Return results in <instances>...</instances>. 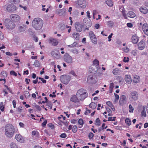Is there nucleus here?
<instances>
[{"instance_id":"nucleus-1","label":"nucleus","mask_w":148,"mask_h":148,"mask_svg":"<svg viewBox=\"0 0 148 148\" xmlns=\"http://www.w3.org/2000/svg\"><path fill=\"white\" fill-rule=\"evenodd\" d=\"M5 132L6 136L8 138H11L13 136L14 132V128L11 124H7L5 127Z\"/></svg>"},{"instance_id":"nucleus-2","label":"nucleus","mask_w":148,"mask_h":148,"mask_svg":"<svg viewBox=\"0 0 148 148\" xmlns=\"http://www.w3.org/2000/svg\"><path fill=\"white\" fill-rule=\"evenodd\" d=\"M43 23L42 21L40 18H36L32 21V25L35 29L39 30L42 28Z\"/></svg>"},{"instance_id":"nucleus-3","label":"nucleus","mask_w":148,"mask_h":148,"mask_svg":"<svg viewBox=\"0 0 148 148\" xmlns=\"http://www.w3.org/2000/svg\"><path fill=\"white\" fill-rule=\"evenodd\" d=\"M4 24L6 28L8 29H12L16 26L15 24L8 18H6L5 20Z\"/></svg>"},{"instance_id":"nucleus-4","label":"nucleus","mask_w":148,"mask_h":148,"mask_svg":"<svg viewBox=\"0 0 148 148\" xmlns=\"http://www.w3.org/2000/svg\"><path fill=\"white\" fill-rule=\"evenodd\" d=\"M77 95L80 100H83L87 96L86 90L81 89L78 90Z\"/></svg>"},{"instance_id":"nucleus-5","label":"nucleus","mask_w":148,"mask_h":148,"mask_svg":"<svg viewBox=\"0 0 148 148\" xmlns=\"http://www.w3.org/2000/svg\"><path fill=\"white\" fill-rule=\"evenodd\" d=\"M71 77L69 75H63L60 77L61 82L65 84H67L70 81Z\"/></svg>"},{"instance_id":"nucleus-6","label":"nucleus","mask_w":148,"mask_h":148,"mask_svg":"<svg viewBox=\"0 0 148 148\" xmlns=\"http://www.w3.org/2000/svg\"><path fill=\"white\" fill-rule=\"evenodd\" d=\"M97 81V78L95 75H89L88 77L87 81L89 83L94 84Z\"/></svg>"},{"instance_id":"nucleus-7","label":"nucleus","mask_w":148,"mask_h":148,"mask_svg":"<svg viewBox=\"0 0 148 148\" xmlns=\"http://www.w3.org/2000/svg\"><path fill=\"white\" fill-rule=\"evenodd\" d=\"M17 9L16 7L13 4H9L7 6L6 10L9 12H13Z\"/></svg>"},{"instance_id":"nucleus-8","label":"nucleus","mask_w":148,"mask_h":148,"mask_svg":"<svg viewBox=\"0 0 148 148\" xmlns=\"http://www.w3.org/2000/svg\"><path fill=\"white\" fill-rule=\"evenodd\" d=\"M130 96L131 99L132 100H136L138 98V93L135 91L131 92L130 94Z\"/></svg>"},{"instance_id":"nucleus-9","label":"nucleus","mask_w":148,"mask_h":148,"mask_svg":"<svg viewBox=\"0 0 148 148\" xmlns=\"http://www.w3.org/2000/svg\"><path fill=\"white\" fill-rule=\"evenodd\" d=\"M51 55L53 58L56 59L60 58L61 56L59 51L57 50H54L51 52Z\"/></svg>"},{"instance_id":"nucleus-10","label":"nucleus","mask_w":148,"mask_h":148,"mask_svg":"<svg viewBox=\"0 0 148 148\" xmlns=\"http://www.w3.org/2000/svg\"><path fill=\"white\" fill-rule=\"evenodd\" d=\"M64 60L67 63L71 64L72 63V58L68 53H65L64 56Z\"/></svg>"},{"instance_id":"nucleus-11","label":"nucleus","mask_w":148,"mask_h":148,"mask_svg":"<svg viewBox=\"0 0 148 148\" xmlns=\"http://www.w3.org/2000/svg\"><path fill=\"white\" fill-rule=\"evenodd\" d=\"M11 19L13 22H16L20 21V18L18 15L15 14H12L10 16Z\"/></svg>"},{"instance_id":"nucleus-12","label":"nucleus","mask_w":148,"mask_h":148,"mask_svg":"<svg viewBox=\"0 0 148 148\" xmlns=\"http://www.w3.org/2000/svg\"><path fill=\"white\" fill-rule=\"evenodd\" d=\"M89 36L92 42L95 44L97 43V38L92 32H90L89 33Z\"/></svg>"},{"instance_id":"nucleus-13","label":"nucleus","mask_w":148,"mask_h":148,"mask_svg":"<svg viewBox=\"0 0 148 148\" xmlns=\"http://www.w3.org/2000/svg\"><path fill=\"white\" fill-rule=\"evenodd\" d=\"M84 25L86 27H90L92 25L91 21L90 19H88L86 18H85L83 20Z\"/></svg>"},{"instance_id":"nucleus-14","label":"nucleus","mask_w":148,"mask_h":148,"mask_svg":"<svg viewBox=\"0 0 148 148\" xmlns=\"http://www.w3.org/2000/svg\"><path fill=\"white\" fill-rule=\"evenodd\" d=\"M75 27L76 30L81 32L82 29L83 25L78 22H76L75 24Z\"/></svg>"},{"instance_id":"nucleus-15","label":"nucleus","mask_w":148,"mask_h":148,"mask_svg":"<svg viewBox=\"0 0 148 148\" xmlns=\"http://www.w3.org/2000/svg\"><path fill=\"white\" fill-rule=\"evenodd\" d=\"M49 43L52 45L55 46L58 44V41L56 39L53 38H50L49 39Z\"/></svg>"},{"instance_id":"nucleus-16","label":"nucleus","mask_w":148,"mask_h":148,"mask_svg":"<svg viewBox=\"0 0 148 148\" xmlns=\"http://www.w3.org/2000/svg\"><path fill=\"white\" fill-rule=\"evenodd\" d=\"M78 4L80 7L85 8L86 6V2L84 0H79Z\"/></svg>"},{"instance_id":"nucleus-17","label":"nucleus","mask_w":148,"mask_h":148,"mask_svg":"<svg viewBox=\"0 0 148 148\" xmlns=\"http://www.w3.org/2000/svg\"><path fill=\"white\" fill-rule=\"evenodd\" d=\"M16 139L18 142L23 143L24 141V138L20 134H17L15 136Z\"/></svg>"},{"instance_id":"nucleus-18","label":"nucleus","mask_w":148,"mask_h":148,"mask_svg":"<svg viewBox=\"0 0 148 148\" xmlns=\"http://www.w3.org/2000/svg\"><path fill=\"white\" fill-rule=\"evenodd\" d=\"M145 47V44L144 41L142 40L138 44V48L140 50H143Z\"/></svg>"},{"instance_id":"nucleus-19","label":"nucleus","mask_w":148,"mask_h":148,"mask_svg":"<svg viewBox=\"0 0 148 148\" xmlns=\"http://www.w3.org/2000/svg\"><path fill=\"white\" fill-rule=\"evenodd\" d=\"M70 101L74 103L79 102V100L76 96L75 95H72L70 98Z\"/></svg>"},{"instance_id":"nucleus-20","label":"nucleus","mask_w":148,"mask_h":148,"mask_svg":"<svg viewBox=\"0 0 148 148\" xmlns=\"http://www.w3.org/2000/svg\"><path fill=\"white\" fill-rule=\"evenodd\" d=\"M126 102V97L125 95L121 96L119 100V103L120 105L124 104Z\"/></svg>"},{"instance_id":"nucleus-21","label":"nucleus","mask_w":148,"mask_h":148,"mask_svg":"<svg viewBox=\"0 0 148 148\" xmlns=\"http://www.w3.org/2000/svg\"><path fill=\"white\" fill-rule=\"evenodd\" d=\"M125 79L126 82L128 84H130L132 82L131 76L129 75H125Z\"/></svg>"},{"instance_id":"nucleus-22","label":"nucleus","mask_w":148,"mask_h":148,"mask_svg":"<svg viewBox=\"0 0 148 148\" xmlns=\"http://www.w3.org/2000/svg\"><path fill=\"white\" fill-rule=\"evenodd\" d=\"M98 67H95L94 66H92L89 68V71L92 73H95L97 71Z\"/></svg>"},{"instance_id":"nucleus-23","label":"nucleus","mask_w":148,"mask_h":148,"mask_svg":"<svg viewBox=\"0 0 148 148\" xmlns=\"http://www.w3.org/2000/svg\"><path fill=\"white\" fill-rule=\"evenodd\" d=\"M138 40V37L136 35H133L132 37V42L134 44L137 43Z\"/></svg>"},{"instance_id":"nucleus-24","label":"nucleus","mask_w":148,"mask_h":148,"mask_svg":"<svg viewBox=\"0 0 148 148\" xmlns=\"http://www.w3.org/2000/svg\"><path fill=\"white\" fill-rule=\"evenodd\" d=\"M143 30L145 34L148 36V25L144 24L143 26Z\"/></svg>"},{"instance_id":"nucleus-25","label":"nucleus","mask_w":148,"mask_h":148,"mask_svg":"<svg viewBox=\"0 0 148 148\" xmlns=\"http://www.w3.org/2000/svg\"><path fill=\"white\" fill-rule=\"evenodd\" d=\"M127 15L129 17L134 18L136 16V14L133 12L129 11L127 14Z\"/></svg>"},{"instance_id":"nucleus-26","label":"nucleus","mask_w":148,"mask_h":148,"mask_svg":"<svg viewBox=\"0 0 148 148\" xmlns=\"http://www.w3.org/2000/svg\"><path fill=\"white\" fill-rule=\"evenodd\" d=\"M140 11L144 14H147L148 12V10L145 7H142L140 8Z\"/></svg>"},{"instance_id":"nucleus-27","label":"nucleus","mask_w":148,"mask_h":148,"mask_svg":"<svg viewBox=\"0 0 148 148\" xmlns=\"http://www.w3.org/2000/svg\"><path fill=\"white\" fill-rule=\"evenodd\" d=\"M140 81V77L137 75H135L133 78V81L134 83H139Z\"/></svg>"},{"instance_id":"nucleus-28","label":"nucleus","mask_w":148,"mask_h":148,"mask_svg":"<svg viewBox=\"0 0 148 148\" xmlns=\"http://www.w3.org/2000/svg\"><path fill=\"white\" fill-rule=\"evenodd\" d=\"M26 27L25 25H23L19 26L18 28V30L20 32H22L24 31L26 29Z\"/></svg>"},{"instance_id":"nucleus-29","label":"nucleus","mask_w":148,"mask_h":148,"mask_svg":"<svg viewBox=\"0 0 148 148\" xmlns=\"http://www.w3.org/2000/svg\"><path fill=\"white\" fill-rule=\"evenodd\" d=\"M97 106V104L94 102H92L89 105V107L93 109H95Z\"/></svg>"},{"instance_id":"nucleus-30","label":"nucleus","mask_w":148,"mask_h":148,"mask_svg":"<svg viewBox=\"0 0 148 148\" xmlns=\"http://www.w3.org/2000/svg\"><path fill=\"white\" fill-rule=\"evenodd\" d=\"M106 4L109 7H112L113 5V2L111 0H106Z\"/></svg>"},{"instance_id":"nucleus-31","label":"nucleus","mask_w":148,"mask_h":148,"mask_svg":"<svg viewBox=\"0 0 148 148\" xmlns=\"http://www.w3.org/2000/svg\"><path fill=\"white\" fill-rule=\"evenodd\" d=\"M99 65V61L96 59H95L93 61V65L95 67L98 66Z\"/></svg>"},{"instance_id":"nucleus-32","label":"nucleus","mask_w":148,"mask_h":148,"mask_svg":"<svg viewBox=\"0 0 148 148\" xmlns=\"http://www.w3.org/2000/svg\"><path fill=\"white\" fill-rule=\"evenodd\" d=\"M73 37L75 38L77 40H79V34L77 33H74L73 34Z\"/></svg>"},{"instance_id":"nucleus-33","label":"nucleus","mask_w":148,"mask_h":148,"mask_svg":"<svg viewBox=\"0 0 148 148\" xmlns=\"http://www.w3.org/2000/svg\"><path fill=\"white\" fill-rule=\"evenodd\" d=\"M66 9L65 8H63L62 9L58 10L57 12L59 14H60L62 13L65 14L66 13Z\"/></svg>"},{"instance_id":"nucleus-34","label":"nucleus","mask_w":148,"mask_h":148,"mask_svg":"<svg viewBox=\"0 0 148 148\" xmlns=\"http://www.w3.org/2000/svg\"><path fill=\"white\" fill-rule=\"evenodd\" d=\"M95 125L97 126H99L101 125L100 121L99 118H97L95 120Z\"/></svg>"},{"instance_id":"nucleus-35","label":"nucleus","mask_w":148,"mask_h":148,"mask_svg":"<svg viewBox=\"0 0 148 148\" xmlns=\"http://www.w3.org/2000/svg\"><path fill=\"white\" fill-rule=\"evenodd\" d=\"M141 116H144L145 117L146 116V114L145 107L144 108L143 110L141 112Z\"/></svg>"},{"instance_id":"nucleus-36","label":"nucleus","mask_w":148,"mask_h":148,"mask_svg":"<svg viewBox=\"0 0 148 148\" xmlns=\"http://www.w3.org/2000/svg\"><path fill=\"white\" fill-rule=\"evenodd\" d=\"M126 123L128 125H130L131 124V121L128 118H127L125 120Z\"/></svg>"},{"instance_id":"nucleus-37","label":"nucleus","mask_w":148,"mask_h":148,"mask_svg":"<svg viewBox=\"0 0 148 148\" xmlns=\"http://www.w3.org/2000/svg\"><path fill=\"white\" fill-rule=\"evenodd\" d=\"M34 65H35V66L39 67L40 66V63L38 60H36L35 61Z\"/></svg>"},{"instance_id":"nucleus-38","label":"nucleus","mask_w":148,"mask_h":148,"mask_svg":"<svg viewBox=\"0 0 148 148\" xmlns=\"http://www.w3.org/2000/svg\"><path fill=\"white\" fill-rule=\"evenodd\" d=\"M0 109L2 111H3L4 110V106L3 105V103L2 102L0 103Z\"/></svg>"},{"instance_id":"nucleus-39","label":"nucleus","mask_w":148,"mask_h":148,"mask_svg":"<svg viewBox=\"0 0 148 148\" xmlns=\"http://www.w3.org/2000/svg\"><path fill=\"white\" fill-rule=\"evenodd\" d=\"M119 71V69H113L112 73L114 75H116L117 74Z\"/></svg>"},{"instance_id":"nucleus-40","label":"nucleus","mask_w":148,"mask_h":148,"mask_svg":"<svg viewBox=\"0 0 148 148\" xmlns=\"http://www.w3.org/2000/svg\"><path fill=\"white\" fill-rule=\"evenodd\" d=\"M46 103H47L46 106H48V108H50V109H51L52 105L51 103V102L50 101H47Z\"/></svg>"},{"instance_id":"nucleus-41","label":"nucleus","mask_w":148,"mask_h":148,"mask_svg":"<svg viewBox=\"0 0 148 148\" xmlns=\"http://www.w3.org/2000/svg\"><path fill=\"white\" fill-rule=\"evenodd\" d=\"M10 146L11 148H18L17 146L13 142L10 144Z\"/></svg>"},{"instance_id":"nucleus-42","label":"nucleus","mask_w":148,"mask_h":148,"mask_svg":"<svg viewBox=\"0 0 148 148\" xmlns=\"http://www.w3.org/2000/svg\"><path fill=\"white\" fill-rule=\"evenodd\" d=\"M121 12L124 18L126 19H127V17L125 13V10L124 8H123V9H122V10L121 11Z\"/></svg>"},{"instance_id":"nucleus-43","label":"nucleus","mask_w":148,"mask_h":148,"mask_svg":"<svg viewBox=\"0 0 148 148\" xmlns=\"http://www.w3.org/2000/svg\"><path fill=\"white\" fill-rule=\"evenodd\" d=\"M68 27L67 25H65L63 24L61 26L60 29L61 30H62L65 29L66 28H67Z\"/></svg>"},{"instance_id":"nucleus-44","label":"nucleus","mask_w":148,"mask_h":148,"mask_svg":"<svg viewBox=\"0 0 148 148\" xmlns=\"http://www.w3.org/2000/svg\"><path fill=\"white\" fill-rule=\"evenodd\" d=\"M115 97V99L114 101L115 102H117L118 101V99L119 98V96L118 95L114 93V94Z\"/></svg>"},{"instance_id":"nucleus-45","label":"nucleus","mask_w":148,"mask_h":148,"mask_svg":"<svg viewBox=\"0 0 148 148\" xmlns=\"http://www.w3.org/2000/svg\"><path fill=\"white\" fill-rule=\"evenodd\" d=\"M77 128L76 125H74L73 126L72 131L73 132L75 133L77 131Z\"/></svg>"},{"instance_id":"nucleus-46","label":"nucleus","mask_w":148,"mask_h":148,"mask_svg":"<svg viewBox=\"0 0 148 148\" xmlns=\"http://www.w3.org/2000/svg\"><path fill=\"white\" fill-rule=\"evenodd\" d=\"M78 124L81 125H82L84 124V122L82 119H79L78 121Z\"/></svg>"},{"instance_id":"nucleus-47","label":"nucleus","mask_w":148,"mask_h":148,"mask_svg":"<svg viewBox=\"0 0 148 148\" xmlns=\"http://www.w3.org/2000/svg\"><path fill=\"white\" fill-rule=\"evenodd\" d=\"M1 75L3 77H7V73L5 71H3L1 72Z\"/></svg>"},{"instance_id":"nucleus-48","label":"nucleus","mask_w":148,"mask_h":148,"mask_svg":"<svg viewBox=\"0 0 148 148\" xmlns=\"http://www.w3.org/2000/svg\"><path fill=\"white\" fill-rule=\"evenodd\" d=\"M20 0H11V3H12L16 4L18 3Z\"/></svg>"},{"instance_id":"nucleus-49","label":"nucleus","mask_w":148,"mask_h":148,"mask_svg":"<svg viewBox=\"0 0 148 148\" xmlns=\"http://www.w3.org/2000/svg\"><path fill=\"white\" fill-rule=\"evenodd\" d=\"M94 136V134L92 132H90L89 133L88 136L90 139H92Z\"/></svg>"},{"instance_id":"nucleus-50","label":"nucleus","mask_w":148,"mask_h":148,"mask_svg":"<svg viewBox=\"0 0 148 148\" xmlns=\"http://www.w3.org/2000/svg\"><path fill=\"white\" fill-rule=\"evenodd\" d=\"M25 95L26 98H28L30 96L29 92L27 91L25 92Z\"/></svg>"},{"instance_id":"nucleus-51","label":"nucleus","mask_w":148,"mask_h":148,"mask_svg":"<svg viewBox=\"0 0 148 148\" xmlns=\"http://www.w3.org/2000/svg\"><path fill=\"white\" fill-rule=\"evenodd\" d=\"M32 134L33 136H38V132L36 131H34L32 132Z\"/></svg>"},{"instance_id":"nucleus-52","label":"nucleus","mask_w":148,"mask_h":148,"mask_svg":"<svg viewBox=\"0 0 148 148\" xmlns=\"http://www.w3.org/2000/svg\"><path fill=\"white\" fill-rule=\"evenodd\" d=\"M129 109H130L129 110V112H133L134 110V108H133L132 106L130 104L129 105Z\"/></svg>"},{"instance_id":"nucleus-53","label":"nucleus","mask_w":148,"mask_h":148,"mask_svg":"<svg viewBox=\"0 0 148 148\" xmlns=\"http://www.w3.org/2000/svg\"><path fill=\"white\" fill-rule=\"evenodd\" d=\"M10 74L11 75H13L15 76H16L17 75V73L14 71H10Z\"/></svg>"},{"instance_id":"nucleus-54","label":"nucleus","mask_w":148,"mask_h":148,"mask_svg":"<svg viewBox=\"0 0 148 148\" xmlns=\"http://www.w3.org/2000/svg\"><path fill=\"white\" fill-rule=\"evenodd\" d=\"M107 105L110 107H111V106L113 107V104L110 101H108L106 102V103Z\"/></svg>"},{"instance_id":"nucleus-55","label":"nucleus","mask_w":148,"mask_h":148,"mask_svg":"<svg viewBox=\"0 0 148 148\" xmlns=\"http://www.w3.org/2000/svg\"><path fill=\"white\" fill-rule=\"evenodd\" d=\"M66 136V135L65 133L62 134L60 135V137L62 138H65Z\"/></svg>"},{"instance_id":"nucleus-56","label":"nucleus","mask_w":148,"mask_h":148,"mask_svg":"<svg viewBox=\"0 0 148 148\" xmlns=\"http://www.w3.org/2000/svg\"><path fill=\"white\" fill-rule=\"evenodd\" d=\"M129 61V58L128 57H124V58L123 61L124 62H127Z\"/></svg>"},{"instance_id":"nucleus-57","label":"nucleus","mask_w":148,"mask_h":148,"mask_svg":"<svg viewBox=\"0 0 148 148\" xmlns=\"http://www.w3.org/2000/svg\"><path fill=\"white\" fill-rule=\"evenodd\" d=\"M108 25L109 26L112 27L113 25V22L111 21H108Z\"/></svg>"},{"instance_id":"nucleus-58","label":"nucleus","mask_w":148,"mask_h":148,"mask_svg":"<svg viewBox=\"0 0 148 148\" xmlns=\"http://www.w3.org/2000/svg\"><path fill=\"white\" fill-rule=\"evenodd\" d=\"M4 38V36L2 33L0 31V39L2 40Z\"/></svg>"},{"instance_id":"nucleus-59","label":"nucleus","mask_w":148,"mask_h":148,"mask_svg":"<svg viewBox=\"0 0 148 148\" xmlns=\"http://www.w3.org/2000/svg\"><path fill=\"white\" fill-rule=\"evenodd\" d=\"M38 78L39 79H40L41 81H42L43 83H45L46 82V81L43 78L39 77Z\"/></svg>"},{"instance_id":"nucleus-60","label":"nucleus","mask_w":148,"mask_h":148,"mask_svg":"<svg viewBox=\"0 0 148 148\" xmlns=\"http://www.w3.org/2000/svg\"><path fill=\"white\" fill-rule=\"evenodd\" d=\"M97 13V12L96 10H94L93 11V15L94 18H95V16L96 14Z\"/></svg>"},{"instance_id":"nucleus-61","label":"nucleus","mask_w":148,"mask_h":148,"mask_svg":"<svg viewBox=\"0 0 148 148\" xmlns=\"http://www.w3.org/2000/svg\"><path fill=\"white\" fill-rule=\"evenodd\" d=\"M91 110H87L85 112V114L86 115L88 114L89 113H90L91 112Z\"/></svg>"},{"instance_id":"nucleus-62","label":"nucleus","mask_w":148,"mask_h":148,"mask_svg":"<svg viewBox=\"0 0 148 148\" xmlns=\"http://www.w3.org/2000/svg\"><path fill=\"white\" fill-rule=\"evenodd\" d=\"M72 47H76L78 46L76 42H74L71 45Z\"/></svg>"},{"instance_id":"nucleus-63","label":"nucleus","mask_w":148,"mask_h":148,"mask_svg":"<svg viewBox=\"0 0 148 148\" xmlns=\"http://www.w3.org/2000/svg\"><path fill=\"white\" fill-rule=\"evenodd\" d=\"M114 87V84L113 83H110V85L109 89H113Z\"/></svg>"},{"instance_id":"nucleus-64","label":"nucleus","mask_w":148,"mask_h":148,"mask_svg":"<svg viewBox=\"0 0 148 148\" xmlns=\"http://www.w3.org/2000/svg\"><path fill=\"white\" fill-rule=\"evenodd\" d=\"M132 54L134 56H135L137 55V53L136 51L133 50L132 51Z\"/></svg>"}]
</instances>
